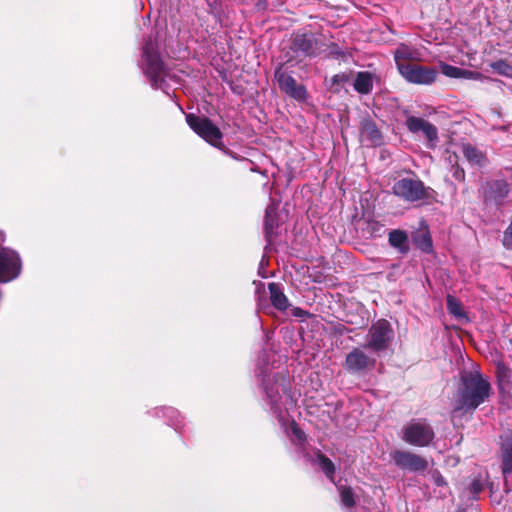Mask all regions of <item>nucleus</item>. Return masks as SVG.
Instances as JSON below:
<instances>
[{"label": "nucleus", "mask_w": 512, "mask_h": 512, "mask_svg": "<svg viewBox=\"0 0 512 512\" xmlns=\"http://www.w3.org/2000/svg\"><path fill=\"white\" fill-rule=\"evenodd\" d=\"M490 390L489 382L479 371L464 373L461 377V386L454 398V411L475 410L489 398Z\"/></svg>", "instance_id": "f257e3e1"}, {"label": "nucleus", "mask_w": 512, "mask_h": 512, "mask_svg": "<svg viewBox=\"0 0 512 512\" xmlns=\"http://www.w3.org/2000/svg\"><path fill=\"white\" fill-rule=\"evenodd\" d=\"M142 69L153 86L161 88L163 93L170 95L166 82L171 77L151 41L143 47Z\"/></svg>", "instance_id": "f03ea898"}, {"label": "nucleus", "mask_w": 512, "mask_h": 512, "mask_svg": "<svg viewBox=\"0 0 512 512\" xmlns=\"http://www.w3.org/2000/svg\"><path fill=\"white\" fill-rule=\"evenodd\" d=\"M393 193L408 202L436 201L437 193L417 179H400L393 185Z\"/></svg>", "instance_id": "7ed1b4c3"}, {"label": "nucleus", "mask_w": 512, "mask_h": 512, "mask_svg": "<svg viewBox=\"0 0 512 512\" xmlns=\"http://www.w3.org/2000/svg\"><path fill=\"white\" fill-rule=\"evenodd\" d=\"M186 121L190 128L207 143L218 149H224L222 133L209 119L189 113L186 115Z\"/></svg>", "instance_id": "20e7f679"}, {"label": "nucleus", "mask_w": 512, "mask_h": 512, "mask_svg": "<svg viewBox=\"0 0 512 512\" xmlns=\"http://www.w3.org/2000/svg\"><path fill=\"white\" fill-rule=\"evenodd\" d=\"M267 398L270 401L271 410L277 416L280 424L285 428L287 435L293 436L294 441L298 443H302L305 439L304 433L297 427L294 421L289 420L287 416V408L282 409V407L278 404L279 398V390L278 387L274 391V388H265Z\"/></svg>", "instance_id": "39448f33"}, {"label": "nucleus", "mask_w": 512, "mask_h": 512, "mask_svg": "<svg viewBox=\"0 0 512 512\" xmlns=\"http://www.w3.org/2000/svg\"><path fill=\"white\" fill-rule=\"evenodd\" d=\"M22 260L19 253L9 247L0 246V283H7L19 277Z\"/></svg>", "instance_id": "423d86ee"}, {"label": "nucleus", "mask_w": 512, "mask_h": 512, "mask_svg": "<svg viewBox=\"0 0 512 512\" xmlns=\"http://www.w3.org/2000/svg\"><path fill=\"white\" fill-rule=\"evenodd\" d=\"M433 438L432 428L422 420H412L403 429V440L413 446H427Z\"/></svg>", "instance_id": "0eeeda50"}, {"label": "nucleus", "mask_w": 512, "mask_h": 512, "mask_svg": "<svg viewBox=\"0 0 512 512\" xmlns=\"http://www.w3.org/2000/svg\"><path fill=\"white\" fill-rule=\"evenodd\" d=\"M393 336L390 323L384 319L378 320L369 330L367 347L376 352L385 350L388 348Z\"/></svg>", "instance_id": "6e6552de"}, {"label": "nucleus", "mask_w": 512, "mask_h": 512, "mask_svg": "<svg viewBox=\"0 0 512 512\" xmlns=\"http://www.w3.org/2000/svg\"><path fill=\"white\" fill-rule=\"evenodd\" d=\"M400 74L409 82L428 85L433 83L437 77L434 68L412 64L411 66H400Z\"/></svg>", "instance_id": "1a4fd4ad"}, {"label": "nucleus", "mask_w": 512, "mask_h": 512, "mask_svg": "<svg viewBox=\"0 0 512 512\" xmlns=\"http://www.w3.org/2000/svg\"><path fill=\"white\" fill-rule=\"evenodd\" d=\"M407 129L413 133H422L428 141L429 147H435L438 142V130L436 126L423 118L408 116L406 119Z\"/></svg>", "instance_id": "9d476101"}, {"label": "nucleus", "mask_w": 512, "mask_h": 512, "mask_svg": "<svg viewBox=\"0 0 512 512\" xmlns=\"http://www.w3.org/2000/svg\"><path fill=\"white\" fill-rule=\"evenodd\" d=\"M391 456L395 464L402 469L416 472L423 471L428 467L426 459L410 452L397 450Z\"/></svg>", "instance_id": "9b49d317"}, {"label": "nucleus", "mask_w": 512, "mask_h": 512, "mask_svg": "<svg viewBox=\"0 0 512 512\" xmlns=\"http://www.w3.org/2000/svg\"><path fill=\"white\" fill-rule=\"evenodd\" d=\"M360 141L363 145L376 147L382 143V135L371 121H363L360 131Z\"/></svg>", "instance_id": "f8f14e48"}, {"label": "nucleus", "mask_w": 512, "mask_h": 512, "mask_svg": "<svg viewBox=\"0 0 512 512\" xmlns=\"http://www.w3.org/2000/svg\"><path fill=\"white\" fill-rule=\"evenodd\" d=\"M345 364L348 370L359 372L368 368L369 366H373L374 360H370L363 351L354 349L347 355Z\"/></svg>", "instance_id": "ddd939ff"}, {"label": "nucleus", "mask_w": 512, "mask_h": 512, "mask_svg": "<svg viewBox=\"0 0 512 512\" xmlns=\"http://www.w3.org/2000/svg\"><path fill=\"white\" fill-rule=\"evenodd\" d=\"M276 80L281 91L290 96H304L306 93L301 85H298L296 81L285 72H276Z\"/></svg>", "instance_id": "4468645a"}, {"label": "nucleus", "mask_w": 512, "mask_h": 512, "mask_svg": "<svg viewBox=\"0 0 512 512\" xmlns=\"http://www.w3.org/2000/svg\"><path fill=\"white\" fill-rule=\"evenodd\" d=\"M395 62L398 70L400 71V66H411L412 64L409 61H419L421 60V53L412 47H409L405 44H401L397 47L394 53Z\"/></svg>", "instance_id": "2eb2a0df"}, {"label": "nucleus", "mask_w": 512, "mask_h": 512, "mask_svg": "<svg viewBox=\"0 0 512 512\" xmlns=\"http://www.w3.org/2000/svg\"><path fill=\"white\" fill-rule=\"evenodd\" d=\"M268 289L272 305L280 311L286 310L289 306V301L280 285L272 282L268 284Z\"/></svg>", "instance_id": "dca6fc26"}, {"label": "nucleus", "mask_w": 512, "mask_h": 512, "mask_svg": "<svg viewBox=\"0 0 512 512\" xmlns=\"http://www.w3.org/2000/svg\"><path fill=\"white\" fill-rule=\"evenodd\" d=\"M502 472L504 476L512 472V438L506 435L501 443Z\"/></svg>", "instance_id": "f3484780"}, {"label": "nucleus", "mask_w": 512, "mask_h": 512, "mask_svg": "<svg viewBox=\"0 0 512 512\" xmlns=\"http://www.w3.org/2000/svg\"><path fill=\"white\" fill-rule=\"evenodd\" d=\"M439 67H440L441 72L449 78L471 79V78H477L479 76V74L476 72L458 68V67L449 65L447 63H444V62H440Z\"/></svg>", "instance_id": "a211bd4d"}, {"label": "nucleus", "mask_w": 512, "mask_h": 512, "mask_svg": "<svg viewBox=\"0 0 512 512\" xmlns=\"http://www.w3.org/2000/svg\"><path fill=\"white\" fill-rule=\"evenodd\" d=\"M277 213H276V207L274 204H271L267 207L265 212V219H264V228L266 237L268 239L271 238V236L274 234L275 228L278 226V222L276 219Z\"/></svg>", "instance_id": "6ab92c4d"}, {"label": "nucleus", "mask_w": 512, "mask_h": 512, "mask_svg": "<svg viewBox=\"0 0 512 512\" xmlns=\"http://www.w3.org/2000/svg\"><path fill=\"white\" fill-rule=\"evenodd\" d=\"M373 79L372 75L368 72L358 73L355 81L354 88L360 94H368L372 88Z\"/></svg>", "instance_id": "aec40b11"}, {"label": "nucleus", "mask_w": 512, "mask_h": 512, "mask_svg": "<svg viewBox=\"0 0 512 512\" xmlns=\"http://www.w3.org/2000/svg\"><path fill=\"white\" fill-rule=\"evenodd\" d=\"M462 151H463L464 156L467 158V160L471 164L480 165V166L484 164V162H485L484 155L480 151H478L475 147H473L472 145L464 144L462 146Z\"/></svg>", "instance_id": "412c9836"}, {"label": "nucleus", "mask_w": 512, "mask_h": 512, "mask_svg": "<svg viewBox=\"0 0 512 512\" xmlns=\"http://www.w3.org/2000/svg\"><path fill=\"white\" fill-rule=\"evenodd\" d=\"M408 237L405 232L400 230H393L389 234V243L391 246L404 252L407 250Z\"/></svg>", "instance_id": "4be33fe9"}, {"label": "nucleus", "mask_w": 512, "mask_h": 512, "mask_svg": "<svg viewBox=\"0 0 512 512\" xmlns=\"http://www.w3.org/2000/svg\"><path fill=\"white\" fill-rule=\"evenodd\" d=\"M316 464L319 468L324 472V474L333 481V475L335 472V466L333 462L328 459L323 454H318L315 460Z\"/></svg>", "instance_id": "5701e85b"}, {"label": "nucleus", "mask_w": 512, "mask_h": 512, "mask_svg": "<svg viewBox=\"0 0 512 512\" xmlns=\"http://www.w3.org/2000/svg\"><path fill=\"white\" fill-rule=\"evenodd\" d=\"M490 67L493 69V71H495L499 75H502V76L512 79V65H510L507 61L498 60V61L492 62L490 64Z\"/></svg>", "instance_id": "b1692460"}, {"label": "nucleus", "mask_w": 512, "mask_h": 512, "mask_svg": "<svg viewBox=\"0 0 512 512\" xmlns=\"http://www.w3.org/2000/svg\"><path fill=\"white\" fill-rule=\"evenodd\" d=\"M447 309L450 314L454 315L457 318L464 317L461 302L451 295L447 296Z\"/></svg>", "instance_id": "393cba45"}, {"label": "nucleus", "mask_w": 512, "mask_h": 512, "mask_svg": "<svg viewBox=\"0 0 512 512\" xmlns=\"http://www.w3.org/2000/svg\"><path fill=\"white\" fill-rule=\"evenodd\" d=\"M415 244L424 252H431L433 245L431 237L428 233H422L414 239Z\"/></svg>", "instance_id": "a878e982"}, {"label": "nucleus", "mask_w": 512, "mask_h": 512, "mask_svg": "<svg viewBox=\"0 0 512 512\" xmlns=\"http://www.w3.org/2000/svg\"><path fill=\"white\" fill-rule=\"evenodd\" d=\"M339 491H340L342 505L346 508L353 507L355 504V501H354V495H353L351 488L341 486L339 488Z\"/></svg>", "instance_id": "bb28decb"}, {"label": "nucleus", "mask_w": 512, "mask_h": 512, "mask_svg": "<svg viewBox=\"0 0 512 512\" xmlns=\"http://www.w3.org/2000/svg\"><path fill=\"white\" fill-rule=\"evenodd\" d=\"M497 375L501 383L509 381L510 371L502 362L497 363Z\"/></svg>", "instance_id": "cd10ccee"}, {"label": "nucleus", "mask_w": 512, "mask_h": 512, "mask_svg": "<svg viewBox=\"0 0 512 512\" xmlns=\"http://www.w3.org/2000/svg\"><path fill=\"white\" fill-rule=\"evenodd\" d=\"M502 243L506 249L512 250V222L504 231Z\"/></svg>", "instance_id": "c85d7f7f"}, {"label": "nucleus", "mask_w": 512, "mask_h": 512, "mask_svg": "<svg viewBox=\"0 0 512 512\" xmlns=\"http://www.w3.org/2000/svg\"><path fill=\"white\" fill-rule=\"evenodd\" d=\"M495 186L499 187L500 196H504L507 194V184L504 182H496Z\"/></svg>", "instance_id": "c756f323"}, {"label": "nucleus", "mask_w": 512, "mask_h": 512, "mask_svg": "<svg viewBox=\"0 0 512 512\" xmlns=\"http://www.w3.org/2000/svg\"><path fill=\"white\" fill-rule=\"evenodd\" d=\"M293 315L295 317L303 318L304 316L308 315V313L301 308H294L293 309Z\"/></svg>", "instance_id": "7c9ffc66"}, {"label": "nucleus", "mask_w": 512, "mask_h": 512, "mask_svg": "<svg viewBox=\"0 0 512 512\" xmlns=\"http://www.w3.org/2000/svg\"><path fill=\"white\" fill-rule=\"evenodd\" d=\"M434 481L437 485L441 486L445 484L443 477L440 474H434Z\"/></svg>", "instance_id": "2f4dec72"}, {"label": "nucleus", "mask_w": 512, "mask_h": 512, "mask_svg": "<svg viewBox=\"0 0 512 512\" xmlns=\"http://www.w3.org/2000/svg\"><path fill=\"white\" fill-rule=\"evenodd\" d=\"M481 490V485L479 483H473V492L477 493Z\"/></svg>", "instance_id": "473e14b6"}, {"label": "nucleus", "mask_w": 512, "mask_h": 512, "mask_svg": "<svg viewBox=\"0 0 512 512\" xmlns=\"http://www.w3.org/2000/svg\"><path fill=\"white\" fill-rule=\"evenodd\" d=\"M343 79H344V76H338V75L333 78L334 82H339L340 80L342 81Z\"/></svg>", "instance_id": "72a5a7b5"}, {"label": "nucleus", "mask_w": 512, "mask_h": 512, "mask_svg": "<svg viewBox=\"0 0 512 512\" xmlns=\"http://www.w3.org/2000/svg\"><path fill=\"white\" fill-rule=\"evenodd\" d=\"M5 240V234L0 231V242H3Z\"/></svg>", "instance_id": "f704fd0d"}, {"label": "nucleus", "mask_w": 512, "mask_h": 512, "mask_svg": "<svg viewBox=\"0 0 512 512\" xmlns=\"http://www.w3.org/2000/svg\"><path fill=\"white\" fill-rule=\"evenodd\" d=\"M464 174V171H461V173H459L458 171L455 172V176L458 178L459 176H463Z\"/></svg>", "instance_id": "c9c22d12"}, {"label": "nucleus", "mask_w": 512, "mask_h": 512, "mask_svg": "<svg viewBox=\"0 0 512 512\" xmlns=\"http://www.w3.org/2000/svg\"><path fill=\"white\" fill-rule=\"evenodd\" d=\"M464 174V171H461V173H459L458 171L455 172V176L458 178L459 176H463Z\"/></svg>", "instance_id": "e433bc0d"}, {"label": "nucleus", "mask_w": 512, "mask_h": 512, "mask_svg": "<svg viewBox=\"0 0 512 512\" xmlns=\"http://www.w3.org/2000/svg\"><path fill=\"white\" fill-rule=\"evenodd\" d=\"M266 263H267V261L263 258V259L261 260V263H260V264H261V266H265V264H266Z\"/></svg>", "instance_id": "4c0bfd02"}]
</instances>
